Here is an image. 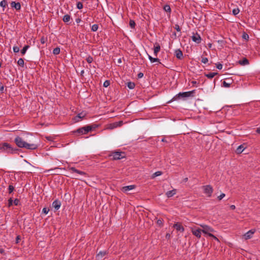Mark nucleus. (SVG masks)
I'll use <instances>...</instances> for the list:
<instances>
[{
	"instance_id": "nucleus-1",
	"label": "nucleus",
	"mask_w": 260,
	"mask_h": 260,
	"mask_svg": "<svg viewBox=\"0 0 260 260\" xmlns=\"http://www.w3.org/2000/svg\"><path fill=\"white\" fill-rule=\"evenodd\" d=\"M14 142L19 148H25L28 150H35L38 148V145L36 144H29L24 141L23 139L19 136L16 137Z\"/></svg>"
},
{
	"instance_id": "nucleus-2",
	"label": "nucleus",
	"mask_w": 260,
	"mask_h": 260,
	"mask_svg": "<svg viewBox=\"0 0 260 260\" xmlns=\"http://www.w3.org/2000/svg\"><path fill=\"white\" fill-rule=\"evenodd\" d=\"M195 93V90H193L189 91L179 92L175 95L170 101L168 103H170L175 101H178L181 99H185L187 98L193 96V94Z\"/></svg>"
},
{
	"instance_id": "nucleus-3",
	"label": "nucleus",
	"mask_w": 260,
	"mask_h": 260,
	"mask_svg": "<svg viewBox=\"0 0 260 260\" xmlns=\"http://www.w3.org/2000/svg\"><path fill=\"white\" fill-rule=\"evenodd\" d=\"M96 126L94 125H89L82 127L77 129L74 133H77L79 135H85L87 134L89 132H90L96 128Z\"/></svg>"
},
{
	"instance_id": "nucleus-4",
	"label": "nucleus",
	"mask_w": 260,
	"mask_h": 260,
	"mask_svg": "<svg viewBox=\"0 0 260 260\" xmlns=\"http://www.w3.org/2000/svg\"><path fill=\"white\" fill-rule=\"evenodd\" d=\"M109 157L112 160H119L125 157V153L119 151L111 152L109 154Z\"/></svg>"
},
{
	"instance_id": "nucleus-5",
	"label": "nucleus",
	"mask_w": 260,
	"mask_h": 260,
	"mask_svg": "<svg viewBox=\"0 0 260 260\" xmlns=\"http://www.w3.org/2000/svg\"><path fill=\"white\" fill-rule=\"evenodd\" d=\"M90 28V24L87 22H82V24H77L76 31L77 32L89 31Z\"/></svg>"
},
{
	"instance_id": "nucleus-6",
	"label": "nucleus",
	"mask_w": 260,
	"mask_h": 260,
	"mask_svg": "<svg viewBox=\"0 0 260 260\" xmlns=\"http://www.w3.org/2000/svg\"><path fill=\"white\" fill-rule=\"evenodd\" d=\"M200 226L203 228L202 230V232L205 234L208 235V236H209V234H212V233L215 231L213 228L208 225L201 224Z\"/></svg>"
},
{
	"instance_id": "nucleus-7",
	"label": "nucleus",
	"mask_w": 260,
	"mask_h": 260,
	"mask_svg": "<svg viewBox=\"0 0 260 260\" xmlns=\"http://www.w3.org/2000/svg\"><path fill=\"white\" fill-rule=\"evenodd\" d=\"M203 188L204 189V192L207 194L208 197H211L213 189L210 185H204L203 186Z\"/></svg>"
},
{
	"instance_id": "nucleus-8",
	"label": "nucleus",
	"mask_w": 260,
	"mask_h": 260,
	"mask_svg": "<svg viewBox=\"0 0 260 260\" xmlns=\"http://www.w3.org/2000/svg\"><path fill=\"white\" fill-rule=\"evenodd\" d=\"M192 234L197 237L198 238H200L201 237V232H202V230L200 229L196 226H193L190 228Z\"/></svg>"
},
{
	"instance_id": "nucleus-9",
	"label": "nucleus",
	"mask_w": 260,
	"mask_h": 260,
	"mask_svg": "<svg viewBox=\"0 0 260 260\" xmlns=\"http://www.w3.org/2000/svg\"><path fill=\"white\" fill-rule=\"evenodd\" d=\"M19 151V149L17 148H14L11 145L8 143V145L7 147V153H10V154H14V153H18V152Z\"/></svg>"
},
{
	"instance_id": "nucleus-10",
	"label": "nucleus",
	"mask_w": 260,
	"mask_h": 260,
	"mask_svg": "<svg viewBox=\"0 0 260 260\" xmlns=\"http://www.w3.org/2000/svg\"><path fill=\"white\" fill-rule=\"evenodd\" d=\"M69 170L72 173H75L81 176H84L85 177L87 176V174L85 172L77 170L75 167H69Z\"/></svg>"
},
{
	"instance_id": "nucleus-11",
	"label": "nucleus",
	"mask_w": 260,
	"mask_h": 260,
	"mask_svg": "<svg viewBox=\"0 0 260 260\" xmlns=\"http://www.w3.org/2000/svg\"><path fill=\"white\" fill-rule=\"evenodd\" d=\"M255 230H250L249 231H248L246 233H245L243 235V237L245 239V240H248L252 238L253 235L255 233Z\"/></svg>"
},
{
	"instance_id": "nucleus-12",
	"label": "nucleus",
	"mask_w": 260,
	"mask_h": 260,
	"mask_svg": "<svg viewBox=\"0 0 260 260\" xmlns=\"http://www.w3.org/2000/svg\"><path fill=\"white\" fill-rule=\"evenodd\" d=\"M175 56L178 59L181 60L183 58V55L182 51L180 49L175 50Z\"/></svg>"
},
{
	"instance_id": "nucleus-13",
	"label": "nucleus",
	"mask_w": 260,
	"mask_h": 260,
	"mask_svg": "<svg viewBox=\"0 0 260 260\" xmlns=\"http://www.w3.org/2000/svg\"><path fill=\"white\" fill-rule=\"evenodd\" d=\"M193 35L191 37L192 40L197 44H199L201 42V38L199 34H193Z\"/></svg>"
},
{
	"instance_id": "nucleus-14",
	"label": "nucleus",
	"mask_w": 260,
	"mask_h": 260,
	"mask_svg": "<svg viewBox=\"0 0 260 260\" xmlns=\"http://www.w3.org/2000/svg\"><path fill=\"white\" fill-rule=\"evenodd\" d=\"M61 206V202L58 200H55L52 203V207L55 210H58Z\"/></svg>"
},
{
	"instance_id": "nucleus-15",
	"label": "nucleus",
	"mask_w": 260,
	"mask_h": 260,
	"mask_svg": "<svg viewBox=\"0 0 260 260\" xmlns=\"http://www.w3.org/2000/svg\"><path fill=\"white\" fill-rule=\"evenodd\" d=\"M173 227L178 231H180L181 232H183L184 231V228L180 223L177 222L174 224Z\"/></svg>"
},
{
	"instance_id": "nucleus-16",
	"label": "nucleus",
	"mask_w": 260,
	"mask_h": 260,
	"mask_svg": "<svg viewBox=\"0 0 260 260\" xmlns=\"http://www.w3.org/2000/svg\"><path fill=\"white\" fill-rule=\"evenodd\" d=\"M11 6L16 10H20L21 9V5L19 2L16 3L15 2H12L11 3Z\"/></svg>"
},
{
	"instance_id": "nucleus-17",
	"label": "nucleus",
	"mask_w": 260,
	"mask_h": 260,
	"mask_svg": "<svg viewBox=\"0 0 260 260\" xmlns=\"http://www.w3.org/2000/svg\"><path fill=\"white\" fill-rule=\"evenodd\" d=\"M8 143L4 142L0 143V152L6 153Z\"/></svg>"
},
{
	"instance_id": "nucleus-18",
	"label": "nucleus",
	"mask_w": 260,
	"mask_h": 260,
	"mask_svg": "<svg viewBox=\"0 0 260 260\" xmlns=\"http://www.w3.org/2000/svg\"><path fill=\"white\" fill-rule=\"evenodd\" d=\"M148 58L151 63L157 62L158 63H161L159 59L157 57H152L151 55H148Z\"/></svg>"
},
{
	"instance_id": "nucleus-19",
	"label": "nucleus",
	"mask_w": 260,
	"mask_h": 260,
	"mask_svg": "<svg viewBox=\"0 0 260 260\" xmlns=\"http://www.w3.org/2000/svg\"><path fill=\"white\" fill-rule=\"evenodd\" d=\"M176 193V189H173L171 190L167 191L166 193L168 198H171Z\"/></svg>"
},
{
	"instance_id": "nucleus-20",
	"label": "nucleus",
	"mask_w": 260,
	"mask_h": 260,
	"mask_svg": "<svg viewBox=\"0 0 260 260\" xmlns=\"http://www.w3.org/2000/svg\"><path fill=\"white\" fill-rule=\"evenodd\" d=\"M71 19V16L69 15V14L65 15L62 18L63 21L64 23H67L68 24L71 23V22H70Z\"/></svg>"
},
{
	"instance_id": "nucleus-21",
	"label": "nucleus",
	"mask_w": 260,
	"mask_h": 260,
	"mask_svg": "<svg viewBox=\"0 0 260 260\" xmlns=\"http://www.w3.org/2000/svg\"><path fill=\"white\" fill-rule=\"evenodd\" d=\"M238 63L242 66H246L249 64V60L246 58H243V59L240 60Z\"/></svg>"
},
{
	"instance_id": "nucleus-22",
	"label": "nucleus",
	"mask_w": 260,
	"mask_h": 260,
	"mask_svg": "<svg viewBox=\"0 0 260 260\" xmlns=\"http://www.w3.org/2000/svg\"><path fill=\"white\" fill-rule=\"evenodd\" d=\"M245 149V147L243 145H240L237 148V149L236 150V152L237 154H240L244 151V150Z\"/></svg>"
},
{
	"instance_id": "nucleus-23",
	"label": "nucleus",
	"mask_w": 260,
	"mask_h": 260,
	"mask_svg": "<svg viewBox=\"0 0 260 260\" xmlns=\"http://www.w3.org/2000/svg\"><path fill=\"white\" fill-rule=\"evenodd\" d=\"M135 188V185H128L123 187L122 191L123 192H127L130 190H132Z\"/></svg>"
},
{
	"instance_id": "nucleus-24",
	"label": "nucleus",
	"mask_w": 260,
	"mask_h": 260,
	"mask_svg": "<svg viewBox=\"0 0 260 260\" xmlns=\"http://www.w3.org/2000/svg\"><path fill=\"white\" fill-rule=\"evenodd\" d=\"M218 73L216 72H210L208 74H205V76L207 77L208 79H212Z\"/></svg>"
},
{
	"instance_id": "nucleus-25",
	"label": "nucleus",
	"mask_w": 260,
	"mask_h": 260,
	"mask_svg": "<svg viewBox=\"0 0 260 260\" xmlns=\"http://www.w3.org/2000/svg\"><path fill=\"white\" fill-rule=\"evenodd\" d=\"M8 6L7 1L6 0H3L0 2V6L3 8V11L4 9Z\"/></svg>"
},
{
	"instance_id": "nucleus-26",
	"label": "nucleus",
	"mask_w": 260,
	"mask_h": 260,
	"mask_svg": "<svg viewBox=\"0 0 260 260\" xmlns=\"http://www.w3.org/2000/svg\"><path fill=\"white\" fill-rule=\"evenodd\" d=\"M29 48V45H25V46L23 47L22 49L21 50V53L22 55H24L25 54L26 51L27 50V49Z\"/></svg>"
},
{
	"instance_id": "nucleus-27",
	"label": "nucleus",
	"mask_w": 260,
	"mask_h": 260,
	"mask_svg": "<svg viewBox=\"0 0 260 260\" xmlns=\"http://www.w3.org/2000/svg\"><path fill=\"white\" fill-rule=\"evenodd\" d=\"M164 10L167 12H169L170 13L171 12V9L169 5H165L164 6Z\"/></svg>"
},
{
	"instance_id": "nucleus-28",
	"label": "nucleus",
	"mask_w": 260,
	"mask_h": 260,
	"mask_svg": "<svg viewBox=\"0 0 260 260\" xmlns=\"http://www.w3.org/2000/svg\"><path fill=\"white\" fill-rule=\"evenodd\" d=\"M17 64L22 67H24V62L23 59L22 58H20L18 59V60L17 61Z\"/></svg>"
},
{
	"instance_id": "nucleus-29",
	"label": "nucleus",
	"mask_w": 260,
	"mask_h": 260,
	"mask_svg": "<svg viewBox=\"0 0 260 260\" xmlns=\"http://www.w3.org/2000/svg\"><path fill=\"white\" fill-rule=\"evenodd\" d=\"M232 83V82H228L225 81H223L222 83L223 86L224 87H230Z\"/></svg>"
},
{
	"instance_id": "nucleus-30",
	"label": "nucleus",
	"mask_w": 260,
	"mask_h": 260,
	"mask_svg": "<svg viewBox=\"0 0 260 260\" xmlns=\"http://www.w3.org/2000/svg\"><path fill=\"white\" fill-rule=\"evenodd\" d=\"M127 86L129 89H132L135 88V84L134 82H129L127 83Z\"/></svg>"
},
{
	"instance_id": "nucleus-31",
	"label": "nucleus",
	"mask_w": 260,
	"mask_h": 260,
	"mask_svg": "<svg viewBox=\"0 0 260 260\" xmlns=\"http://www.w3.org/2000/svg\"><path fill=\"white\" fill-rule=\"evenodd\" d=\"M99 28V26L98 24H94L92 25L91 26H90V28L91 30L93 31H96L98 30Z\"/></svg>"
},
{
	"instance_id": "nucleus-32",
	"label": "nucleus",
	"mask_w": 260,
	"mask_h": 260,
	"mask_svg": "<svg viewBox=\"0 0 260 260\" xmlns=\"http://www.w3.org/2000/svg\"><path fill=\"white\" fill-rule=\"evenodd\" d=\"M60 51V48L59 47H56L53 50V53L54 55H57L59 54Z\"/></svg>"
},
{
	"instance_id": "nucleus-33",
	"label": "nucleus",
	"mask_w": 260,
	"mask_h": 260,
	"mask_svg": "<svg viewBox=\"0 0 260 260\" xmlns=\"http://www.w3.org/2000/svg\"><path fill=\"white\" fill-rule=\"evenodd\" d=\"M162 174V172L161 171H157L155 172L154 174H153L152 176V178H154L155 177L160 176Z\"/></svg>"
},
{
	"instance_id": "nucleus-34",
	"label": "nucleus",
	"mask_w": 260,
	"mask_h": 260,
	"mask_svg": "<svg viewBox=\"0 0 260 260\" xmlns=\"http://www.w3.org/2000/svg\"><path fill=\"white\" fill-rule=\"evenodd\" d=\"M14 190V187L12 185H10L8 187V192L11 193Z\"/></svg>"
},
{
	"instance_id": "nucleus-35",
	"label": "nucleus",
	"mask_w": 260,
	"mask_h": 260,
	"mask_svg": "<svg viewBox=\"0 0 260 260\" xmlns=\"http://www.w3.org/2000/svg\"><path fill=\"white\" fill-rule=\"evenodd\" d=\"M201 62L204 64L207 63L208 62V59L206 57H201Z\"/></svg>"
},
{
	"instance_id": "nucleus-36",
	"label": "nucleus",
	"mask_w": 260,
	"mask_h": 260,
	"mask_svg": "<svg viewBox=\"0 0 260 260\" xmlns=\"http://www.w3.org/2000/svg\"><path fill=\"white\" fill-rule=\"evenodd\" d=\"M40 41H41V43L42 44H44L47 42V37H45L44 36H43L41 37Z\"/></svg>"
},
{
	"instance_id": "nucleus-37",
	"label": "nucleus",
	"mask_w": 260,
	"mask_h": 260,
	"mask_svg": "<svg viewBox=\"0 0 260 260\" xmlns=\"http://www.w3.org/2000/svg\"><path fill=\"white\" fill-rule=\"evenodd\" d=\"M240 12L239 8L234 9L232 11V13L234 15H237Z\"/></svg>"
},
{
	"instance_id": "nucleus-38",
	"label": "nucleus",
	"mask_w": 260,
	"mask_h": 260,
	"mask_svg": "<svg viewBox=\"0 0 260 260\" xmlns=\"http://www.w3.org/2000/svg\"><path fill=\"white\" fill-rule=\"evenodd\" d=\"M93 38H94V41L95 42H99L100 41V39H99V34H94V35H93Z\"/></svg>"
},
{
	"instance_id": "nucleus-39",
	"label": "nucleus",
	"mask_w": 260,
	"mask_h": 260,
	"mask_svg": "<svg viewBox=\"0 0 260 260\" xmlns=\"http://www.w3.org/2000/svg\"><path fill=\"white\" fill-rule=\"evenodd\" d=\"M86 60L88 63H90L93 61V57L89 56L86 58Z\"/></svg>"
},
{
	"instance_id": "nucleus-40",
	"label": "nucleus",
	"mask_w": 260,
	"mask_h": 260,
	"mask_svg": "<svg viewBox=\"0 0 260 260\" xmlns=\"http://www.w3.org/2000/svg\"><path fill=\"white\" fill-rule=\"evenodd\" d=\"M122 124V121H119L118 123L115 122L113 123V126L112 128L116 127L117 126H121Z\"/></svg>"
},
{
	"instance_id": "nucleus-41",
	"label": "nucleus",
	"mask_w": 260,
	"mask_h": 260,
	"mask_svg": "<svg viewBox=\"0 0 260 260\" xmlns=\"http://www.w3.org/2000/svg\"><path fill=\"white\" fill-rule=\"evenodd\" d=\"M77 8L78 9H81L83 8V4L81 2H77Z\"/></svg>"
},
{
	"instance_id": "nucleus-42",
	"label": "nucleus",
	"mask_w": 260,
	"mask_h": 260,
	"mask_svg": "<svg viewBox=\"0 0 260 260\" xmlns=\"http://www.w3.org/2000/svg\"><path fill=\"white\" fill-rule=\"evenodd\" d=\"M129 25L132 28H133L136 25L135 22L133 20H130Z\"/></svg>"
},
{
	"instance_id": "nucleus-43",
	"label": "nucleus",
	"mask_w": 260,
	"mask_h": 260,
	"mask_svg": "<svg viewBox=\"0 0 260 260\" xmlns=\"http://www.w3.org/2000/svg\"><path fill=\"white\" fill-rule=\"evenodd\" d=\"M110 84V81L109 80H106L104 82V84H103V86L104 87H108Z\"/></svg>"
},
{
	"instance_id": "nucleus-44",
	"label": "nucleus",
	"mask_w": 260,
	"mask_h": 260,
	"mask_svg": "<svg viewBox=\"0 0 260 260\" xmlns=\"http://www.w3.org/2000/svg\"><path fill=\"white\" fill-rule=\"evenodd\" d=\"M13 204V200L12 199V198H10L9 200H8V207H10L11 206H12Z\"/></svg>"
},
{
	"instance_id": "nucleus-45",
	"label": "nucleus",
	"mask_w": 260,
	"mask_h": 260,
	"mask_svg": "<svg viewBox=\"0 0 260 260\" xmlns=\"http://www.w3.org/2000/svg\"><path fill=\"white\" fill-rule=\"evenodd\" d=\"M13 50L14 52H15V53H18V52H19V51L20 50L19 47L17 46H14L13 48Z\"/></svg>"
},
{
	"instance_id": "nucleus-46",
	"label": "nucleus",
	"mask_w": 260,
	"mask_h": 260,
	"mask_svg": "<svg viewBox=\"0 0 260 260\" xmlns=\"http://www.w3.org/2000/svg\"><path fill=\"white\" fill-rule=\"evenodd\" d=\"M156 223L157 225H159L160 226H162L163 225V220L162 219H159L157 220Z\"/></svg>"
},
{
	"instance_id": "nucleus-47",
	"label": "nucleus",
	"mask_w": 260,
	"mask_h": 260,
	"mask_svg": "<svg viewBox=\"0 0 260 260\" xmlns=\"http://www.w3.org/2000/svg\"><path fill=\"white\" fill-rule=\"evenodd\" d=\"M242 38L246 41L249 39L248 34H243Z\"/></svg>"
},
{
	"instance_id": "nucleus-48",
	"label": "nucleus",
	"mask_w": 260,
	"mask_h": 260,
	"mask_svg": "<svg viewBox=\"0 0 260 260\" xmlns=\"http://www.w3.org/2000/svg\"><path fill=\"white\" fill-rule=\"evenodd\" d=\"M13 204L15 205V206H18L20 204V201L18 199H15L14 201H13Z\"/></svg>"
},
{
	"instance_id": "nucleus-49",
	"label": "nucleus",
	"mask_w": 260,
	"mask_h": 260,
	"mask_svg": "<svg viewBox=\"0 0 260 260\" xmlns=\"http://www.w3.org/2000/svg\"><path fill=\"white\" fill-rule=\"evenodd\" d=\"M225 193H222L220 194V196L217 197V199L218 200L220 201L225 197Z\"/></svg>"
},
{
	"instance_id": "nucleus-50",
	"label": "nucleus",
	"mask_w": 260,
	"mask_h": 260,
	"mask_svg": "<svg viewBox=\"0 0 260 260\" xmlns=\"http://www.w3.org/2000/svg\"><path fill=\"white\" fill-rule=\"evenodd\" d=\"M49 211V209L47 208H44L42 210V212L45 214H47Z\"/></svg>"
},
{
	"instance_id": "nucleus-51",
	"label": "nucleus",
	"mask_w": 260,
	"mask_h": 260,
	"mask_svg": "<svg viewBox=\"0 0 260 260\" xmlns=\"http://www.w3.org/2000/svg\"><path fill=\"white\" fill-rule=\"evenodd\" d=\"M216 67L218 70H221L222 68V64L218 62L216 64Z\"/></svg>"
},
{
	"instance_id": "nucleus-52",
	"label": "nucleus",
	"mask_w": 260,
	"mask_h": 260,
	"mask_svg": "<svg viewBox=\"0 0 260 260\" xmlns=\"http://www.w3.org/2000/svg\"><path fill=\"white\" fill-rule=\"evenodd\" d=\"M209 236L213 238V239L217 241H219V239L212 234H209Z\"/></svg>"
},
{
	"instance_id": "nucleus-53",
	"label": "nucleus",
	"mask_w": 260,
	"mask_h": 260,
	"mask_svg": "<svg viewBox=\"0 0 260 260\" xmlns=\"http://www.w3.org/2000/svg\"><path fill=\"white\" fill-rule=\"evenodd\" d=\"M174 27L177 31H180L181 30L180 26L178 24H175Z\"/></svg>"
},
{
	"instance_id": "nucleus-54",
	"label": "nucleus",
	"mask_w": 260,
	"mask_h": 260,
	"mask_svg": "<svg viewBox=\"0 0 260 260\" xmlns=\"http://www.w3.org/2000/svg\"><path fill=\"white\" fill-rule=\"evenodd\" d=\"M106 253V252H104V251H103V252H102V251H100V252L98 254V256H100V255H101V257H103V256H105V255Z\"/></svg>"
},
{
	"instance_id": "nucleus-55",
	"label": "nucleus",
	"mask_w": 260,
	"mask_h": 260,
	"mask_svg": "<svg viewBox=\"0 0 260 260\" xmlns=\"http://www.w3.org/2000/svg\"><path fill=\"white\" fill-rule=\"evenodd\" d=\"M76 22L77 23V24H80L79 23H81V24H82V22H83V21L81 20V19L79 18H78L77 19H76V20H75Z\"/></svg>"
},
{
	"instance_id": "nucleus-56",
	"label": "nucleus",
	"mask_w": 260,
	"mask_h": 260,
	"mask_svg": "<svg viewBox=\"0 0 260 260\" xmlns=\"http://www.w3.org/2000/svg\"><path fill=\"white\" fill-rule=\"evenodd\" d=\"M160 47V45L159 44V43L157 42H156L154 43L153 44V47Z\"/></svg>"
},
{
	"instance_id": "nucleus-57",
	"label": "nucleus",
	"mask_w": 260,
	"mask_h": 260,
	"mask_svg": "<svg viewBox=\"0 0 260 260\" xmlns=\"http://www.w3.org/2000/svg\"><path fill=\"white\" fill-rule=\"evenodd\" d=\"M144 76V74L143 73H139L138 74V78H141L143 77Z\"/></svg>"
},
{
	"instance_id": "nucleus-58",
	"label": "nucleus",
	"mask_w": 260,
	"mask_h": 260,
	"mask_svg": "<svg viewBox=\"0 0 260 260\" xmlns=\"http://www.w3.org/2000/svg\"><path fill=\"white\" fill-rule=\"evenodd\" d=\"M153 50H155L156 51L159 52L160 50V47H153Z\"/></svg>"
},
{
	"instance_id": "nucleus-59",
	"label": "nucleus",
	"mask_w": 260,
	"mask_h": 260,
	"mask_svg": "<svg viewBox=\"0 0 260 260\" xmlns=\"http://www.w3.org/2000/svg\"><path fill=\"white\" fill-rule=\"evenodd\" d=\"M158 52H159L158 51H155V50H153V54H154V55L155 56H156H156H157V54H158Z\"/></svg>"
},
{
	"instance_id": "nucleus-60",
	"label": "nucleus",
	"mask_w": 260,
	"mask_h": 260,
	"mask_svg": "<svg viewBox=\"0 0 260 260\" xmlns=\"http://www.w3.org/2000/svg\"><path fill=\"white\" fill-rule=\"evenodd\" d=\"M4 89V86L0 85V91L2 92H3Z\"/></svg>"
},
{
	"instance_id": "nucleus-61",
	"label": "nucleus",
	"mask_w": 260,
	"mask_h": 260,
	"mask_svg": "<svg viewBox=\"0 0 260 260\" xmlns=\"http://www.w3.org/2000/svg\"><path fill=\"white\" fill-rule=\"evenodd\" d=\"M121 62H122V59H121V58H118V59H117V63H118V64H120V63H121Z\"/></svg>"
},
{
	"instance_id": "nucleus-62",
	"label": "nucleus",
	"mask_w": 260,
	"mask_h": 260,
	"mask_svg": "<svg viewBox=\"0 0 260 260\" xmlns=\"http://www.w3.org/2000/svg\"><path fill=\"white\" fill-rule=\"evenodd\" d=\"M230 208H231L232 210H234V209H235L236 207H235V205H231V206H230Z\"/></svg>"
},
{
	"instance_id": "nucleus-63",
	"label": "nucleus",
	"mask_w": 260,
	"mask_h": 260,
	"mask_svg": "<svg viewBox=\"0 0 260 260\" xmlns=\"http://www.w3.org/2000/svg\"><path fill=\"white\" fill-rule=\"evenodd\" d=\"M256 133L260 134V127L257 128L256 130Z\"/></svg>"
},
{
	"instance_id": "nucleus-64",
	"label": "nucleus",
	"mask_w": 260,
	"mask_h": 260,
	"mask_svg": "<svg viewBox=\"0 0 260 260\" xmlns=\"http://www.w3.org/2000/svg\"><path fill=\"white\" fill-rule=\"evenodd\" d=\"M20 240V238H19V236H18L17 237H16V243H18L19 242V240Z\"/></svg>"
}]
</instances>
